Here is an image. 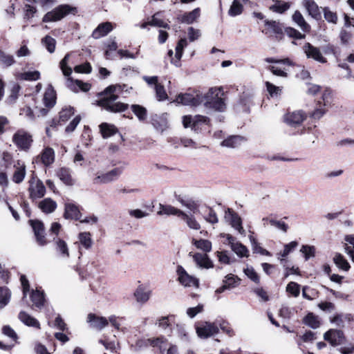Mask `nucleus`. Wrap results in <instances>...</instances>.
<instances>
[{"label": "nucleus", "instance_id": "22", "mask_svg": "<svg viewBox=\"0 0 354 354\" xmlns=\"http://www.w3.org/2000/svg\"><path fill=\"white\" fill-rule=\"evenodd\" d=\"M87 322L90 324L91 327L97 330H102L109 323L105 317H99L92 313L88 314Z\"/></svg>", "mask_w": 354, "mask_h": 354}, {"label": "nucleus", "instance_id": "37", "mask_svg": "<svg viewBox=\"0 0 354 354\" xmlns=\"http://www.w3.org/2000/svg\"><path fill=\"white\" fill-rule=\"evenodd\" d=\"M181 218L186 222L187 225L189 228L196 230H198L201 228V225L196 220L195 217L193 215H188L185 212H183Z\"/></svg>", "mask_w": 354, "mask_h": 354}, {"label": "nucleus", "instance_id": "12", "mask_svg": "<svg viewBox=\"0 0 354 354\" xmlns=\"http://www.w3.org/2000/svg\"><path fill=\"white\" fill-rule=\"evenodd\" d=\"M324 338L333 346L343 344L345 339L343 331L337 329H330L324 333Z\"/></svg>", "mask_w": 354, "mask_h": 354}, {"label": "nucleus", "instance_id": "19", "mask_svg": "<svg viewBox=\"0 0 354 354\" xmlns=\"http://www.w3.org/2000/svg\"><path fill=\"white\" fill-rule=\"evenodd\" d=\"M189 256L192 257L194 262L198 266L203 268H210L213 267V263L211 260L208 258L206 254L192 252L189 253Z\"/></svg>", "mask_w": 354, "mask_h": 354}, {"label": "nucleus", "instance_id": "26", "mask_svg": "<svg viewBox=\"0 0 354 354\" xmlns=\"http://www.w3.org/2000/svg\"><path fill=\"white\" fill-rule=\"evenodd\" d=\"M18 318L23 324L28 326L40 328V324L37 319L25 311H21L18 315Z\"/></svg>", "mask_w": 354, "mask_h": 354}, {"label": "nucleus", "instance_id": "16", "mask_svg": "<svg viewBox=\"0 0 354 354\" xmlns=\"http://www.w3.org/2000/svg\"><path fill=\"white\" fill-rule=\"evenodd\" d=\"M208 118L205 116L197 115L194 117L191 115H185L183 118V124L185 128H192L196 130V127L200 123H205Z\"/></svg>", "mask_w": 354, "mask_h": 354}, {"label": "nucleus", "instance_id": "23", "mask_svg": "<svg viewBox=\"0 0 354 354\" xmlns=\"http://www.w3.org/2000/svg\"><path fill=\"white\" fill-rule=\"evenodd\" d=\"M64 217L66 219L80 220L81 213L79 207L73 203H66Z\"/></svg>", "mask_w": 354, "mask_h": 354}, {"label": "nucleus", "instance_id": "17", "mask_svg": "<svg viewBox=\"0 0 354 354\" xmlns=\"http://www.w3.org/2000/svg\"><path fill=\"white\" fill-rule=\"evenodd\" d=\"M306 118V115L301 111H296L285 115V122L290 126H297Z\"/></svg>", "mask_w": 354, "mask_h": 354}, {"label": "nucleus", "instance_id": "62", "mask_svg": "<svg viewBox=\"0 0 354 354\" xmlns=\"http://www.w3.org/2000/svg\"><path fill=\"white\" fill-rule=\"evenodd\" d=\"M298 245L297 241H291L290 243L284 245L283 250L279 254L282 257H286L289 253Z\"/></svg>", "mask_w": 354, "mask_h": 354}, {"label": "nucleus", "instance_id": "13", "mask_svg": "<svg viewBox=\"0 0 354 354\" xmlns=\"http://www.w3.org/2000/svg\"><path fill=\"white\" fill-rule=\"evenodd\" d=\"M14 171L12 180L17 184H20L24 180L26 175V166L25 163L21 160H17L13 165Z\"/></svg>", "mask_w": 354, "mask_h": 354}, {"label": "nucleus", "instance_id": "48", "mask_svg": "<svg viewBox=\"0 0 354 354\" xmlns=\"http://www.w3.org/2000/svg\"><path fill=\"white\" fill-rule=\"evenodd\" d=\"M239 257H248L249 251L247 248L239 242L233 244L231 248Z\"/></svg>", "mask_w": 354, "mask_h": 354}, {"label": "nucleus", "instance_id": "57", "mask_svg": "<svg viewBox=\"0 0 354 354\" xmlns=\"http://www.w3.org/2000/svg\"><path fill=\"white\" fill-rule=\"evenodd\" d=\"M286 291L297 297L300 293V286L295 282H290L286 286Z\"/></svg>", "mask_w": 354, "mask_h": 354}, {"label": "nucleus", "instance_id": "1", "mask_svg": "<svg viewBox=\"0 0 354 354\" xmlns=\"http://www.w3.org/2000/svg\"><path fill=\"white\" fill-rule=\"evenodd\" d=\"M125 84L111 85L105 88L100 95L102 97L98 100V105L103 107L108 111L118 113L123 112L128 109L129 105L118 102V94L126 88Z\"/></svg>", "mask_w": 354, "mask_h": 354}, {"label": "nucleus", "instance_id": "36", "mask_svg": "<svg viewBox=\"0 0 354 354\" xmlns=\"http://www.w3.org/2000/svg\"><path fill=\"white\" fill-rule=\"evenodd\" d=\"M55 244L56 250L62 255V257L64 258H68L69 251L67 243L64 241L60 239H57L55 240Z\"/></svg>", "mask_w": 354, "mask_h": 354}, {"label": "nucleus", "instance_id": "64", "mask_svg": "<svg viewBox=\"0 0 354 354\" xmlns=\"http://www.w3.org/2000/svg\"><path fill=\"white\" fill-rule=\"evenodd\" d=\"M91 66L88 62L77 65L74 68L75 72L79 73H90L91 72Z\"/></svg>", "mask_w": 354, "mask_h": 354}, {"label": "nucleus", "instance_id": "59", "mask_svg": "<svg viewBox=\"0 0 354 354\" xmlns=\"http://www.w3.org/2000/svg\"><path fill=\"white\" fill-rule=\"evenodd\" d=\"M74 114L73 107H66L63 109L59 113V119L61 121L68 120Z\"/></svg>", "mask_w": 354, "mask_h": 354}, {"label": "nucleus", "instance_id": "55", "mask_svg": "<svg viewBox=\"0 0 354 354\" xmlns=\"http://www.w3.org/2000/svg\"><path fill=\"white\" fill-rule=\"evenodd\" d=\"M324 15L325 19L332 24H337V14L333 11H331L328 8H324L323 9Z\"/></svg>", "mask_w": 354, "mask_h": 354}, {"label": "nucleus", "instance_id": "41", "mask_svg": "<svg viewBox=\"0 0 354 354\" xmlns=\"http://www.w3.org/2000/svg\"><path fill=\"white\" fill-rule=\"evenodd\" d=\"M249 239H250V241L251 243V245H252V250L254 251V252H256V253H259L262 255H266V256H270L271 254L269 251L266 250V249L261 248L259 244L258 243L257 241L256 240V239L252 236V235H250L249 236Z\"/></svg>", "mask_w": 354, "mask_h": 354}, {"label": "nucleus", "instance_id": "60", "mask_svg": "<svg viewBox=\"0 0 354 354\" xmlns=\"http://www.w3.org/2000/svg\"><path fill=\"white\" fill-rule=\"evenodd\" d=\"M149 24L158 27L169 28L168 24L159 18V13H156L153 16L152 19L149 22Z\"/></svg>", "mask_w": 354, "mask_h": 354}, {"label": "nucleus", "instance_id": "61", "mask_svg": "<svg viewBox=\"0 0 354 354\" xmlns=\"http://www.w3.org/2000/svg\"><path fill=\"white\" fill-rule=\"evenodd\" d=\"M245 275L256 283H259V277L253 268H247L244 270Z\"/></svg>", "mask_w": 354, "mask_h": 354}, {"label": "nucleus", "instance_id": "2", "mask_svg": "<svg viewBox=\"0 0 354 354\" xmlns=\"http://www.w3.org/2000/svg\"><path fill=\"white\" fill-rule=\"evenodd\" d=\"M220 93V88H211L205 95H203V102L202 104L207 109L223 111L225 108V104L224 100L219 96Z\"/></svg>", "mask_w": 354, "mask_h": 354}, {"label": "nucleus", "instance_id": "25", "mask_svg": "<svg viewBox=\"0 0 354 354\" xmlns=\"http://www.w3.org/2000/svg\"><path fill=\"white\" fill-rule=\"evenodd\" d=\"M112 30L113 26L111 22L107 21L102 23L93 30L92 37L94 39H99L102 37L106 36Z\"/></svg>", "mask_w": 354, "mask_h": 354}, {"label": "nucleus", "instance_id": "35", "mask_svg": "<svg viewBox=\"0 0 354 354\" xmlns=\"http://www.w3.org/2000/svg\"><path fill=\"white\" fill-rule=\"evenodd\" d=\"M303 322L312 328H317L320 326L319 317L313 313H309L303 319Z\"/></svg>", "mask_w": 354, "mask_h": 354}, {"label": "nucleus", "instance_id": "44", "mask_svg": "<svg viewBox=\"0 0 354 354\" xmlns=\"http://www.w3.org/2000/svg\"><path fill=\"white\" fill-rule=\"evenodd\" d=\"M242 140H243V138L240 136H230L228 138L224 140L221 142V145L224 146V147L234 148V147H238L241 144Z\"/></svg>", "mask_w": 354, "mask_h": 354}, {"label": "nucleus", "instance_id": "58", "mask_svg": "<svg viewBox=\"0 0 354 354\" xmlns=\"http://www.w3.org/2000/svg\"><path fill=\"white\" fill-rule=\"evenodd\" d=\"M156 95L158 101H163L167 99L168 96L164 86L161 84H156L155 86Z\"/></svg>", "mask_w": 354, "mask_h": 354}, {"label": "nucleus", "instance_id": "47", "mask_svg": "<svg viewBox=\"0 0 354 354\" xmlns=\"http://www.w3.org/2000/svg\"><path fill=\"white\" fill-rule=\"evenodd\" d=\"M44 102L47 107H52L55 104V95L52 88L46 91L44 96Z\"/></svg>", "mask_w": 354, "mask_h": 354}, {"label": "nucleus", "instance_id": "7", "mask_svg": "<svg viewBox=\"0 0 354 354\" xmlns=\"http://www.w3.org/2000/svg\"><path fill=\"white\" fill-rule=\"evenodd\" d=\"M12 141L19 148L28 150L32 142V139L28 133L19 130L14 134Z\"/></svg>", "mask_w": 354, "mask_h": 354}, {"label": "nucleus", "instance_id": "33", "mask_svg": "<svg viewBox=\"0 0 354 354\" xmlns=\"http://www.w3.org/2000/svg\"><path fill=\"white\" fill-rule=\"evenodd\" d=\"M57 176L66 185H73L75 183L68 169L62 167L57 171Z\"/></svg>", "mask_w": 354, "mask_h": 354}, {"label": "nucleus", "instance_id": "6", "mask_svg": "<svg viewBox=\"0 0 354 354\" xmlns=\"http://www.w3.org/2000/svg\"><path fill=\"white\" fill-rule=\"evenodd\" d=\"M175 102L185 106H196L203 102V95L197 93L194 95L191 93H180L178 95Z\"/></svg>", "mask_w": 354, "mask_h": 354}, {"label": "nucleus", "instance_id": "51", "mask_svg": "<svg viewBox=\"0 0 354 354\" xmlns=\"http://www.w3.org/2000/svg\"><path fill=\"white\" fill-rule=\"evenodd\" d=\"M243 11V6L240 3L239 0H234L232 6L228 11V14L230 16L234 17L241 15Z\"/></svg>", "mask_w": 354, "mask_h": 354}, {"label": "nucleus", "instance_id": "46", "mask_svg": "<svg viewBox=\"0 0 354 354\" xmlns=\"http://www.w3.org/2000/svg\"><path fill=\"white\" fill-rule=\"evenodd\" d=\"M11 293L8 288H0V308L6 306L10 299Z\"/></svg>", "mask_w": 354, "mask_h": 354}, {"label": "nucleus", "instance_id": "34", "mask_svg": "<svg viewBox=\"0 0 354 354\" xmlns=\"http://www.w3.org/2000/svg\"><path fill=\"white\" fill-rule=\"evenodd\" d=\"M30 297L33 303V306L38 308L43 307L45 302L44 293L43 292L38 290H32Z\"/></svg>", "mask_w": 354, "mask_h": 354}, {"label": "nucleus", "instance_id": "54", "mask_svg": "<svg viewBox=\"0 0 354 354\" xmlns=\"http://www.w3.org/2000/svg\"><path fill=\"white\" fill-rule=\"evenodd\" d=\"M203 218L207 222L212 225L216 224L218 222V216L215 211L212 208L207 209V214L203 216Z\"/></svg>", "mask_w": 354, "mask_h": 354}, {"label": "nucleus", "instance_id": "28", "mask_svg": "<svg viewBox=\"0 0 354 354\" xmlns=\"http://www.w3.org/2000/svg\"><path fill=\"white\" fill-rule=\"evenodd\" d=\"M292 20L304 32H309L310 31V26L306 21L299 11L297 10L292 15Z\"/></svg>", "mask_w": 354, "mask_h": 354}, {"label": "nucleus", "instance_id": "15", "mask_svg": "<svg viewBox=\"0 0 354 354\" xmlns=\"http://www.w3.org/2000/svg\"><path fill=\"white\" fill-rule=\"evenodd\" d=\"M30 225L32 227L37 242L40 245H44L46 244V238L44 236V226L43 223L39 221H30Z\"/></svg>", "mask_w": 354, "mask_h": 354}, {"label": "nucleus", "instance_id": "9", "mask_svg": "<svg viewBox=\"0 0 354 354\" xmlns=\"http://www.w3.org/2000/svg\"><path fill=\"white\" fill-rule=\"evenodd\" d=\"M178 281L185 287L198 286V280L194 277L189 274L181 266H178L176 269Z\"/></svg>", "mask_w": 354, "mask_h": 354}, {"label": "nucleus", "instance_id": "52", "mask_svg": "<svg viewBox=\"0 0 354 354\" xmlns=\"http://www.w3.org/2000/svg\"><path fill=\"white\" fill-rule=\"evenodd\" d=\"M290 6L289 3L277 1L276 3L270 7V9L278 13H283L290 8Z\"/></svg>", "mask_w": 354, "mask_h": 354}, {"label": "nucleus", "instance_id": "14", "mask_svg": "<svg viewBox=\"0 0 354 354\" xmlns=\"http://www.w3.org/2000/svg\"><path fill=\"white\" fill-rule=\"evenodd\" d=\"M187 40L185 38L180 39L176 46V53L174 57H173L174 52L172 50L168 51V56L171 58V62L176 66H178L180 60L183 55L184 48L187 46Z\"/></svg>", "mask_w": 354, "mask_h": 354}, {"label": "nucleus", "instance_id": "21", "mask_svg": "<svg viewBox=\"0 0 354 354\" xmlns=\"http://www.w3.org/2000/svg\"><path fill=\"white\" fill-rule=\"evenodd\" d=\"M240 279L232 274H227L223 281V286L216 289V293H222L227 289H231L239 285Z\"/></svg>", "mask_w": 354, "mask_h": 354}, {"label": "nucleus", "instance_id": "24", "mask_svg": "<svg viewBox=\"0 0 354 354\" xmlns=\"http://www.w3.org/2000/svg\"><path fill=\"white\" fill-rule=\"evenodd\" d=\"M302 3L308 15L313 18L319 19L320 17V8L314 0H304Z\"/></svg>", "mask_w": 354, "mask_h": 354}, {"label": "nucleus", "instance_id": "53", "mask_svg": "<svg viewBox=\"0 0 354 354\" xmlns=\"http://www.w3.org/2000/svg\"><path fill=\"white\" fill-rule=\"evenodd\" d=\"M265 24L268 26L269 32L279 34L282 32L279 23L276 21L266 20Z\"/></svg>", "mask_w": 354, "mask_h": 354}, {"label": "nucleus", "instance_id": "10", "mask_svg": "<svg viewBox=\"0 0 354 354\" xmlns=\"http://www.w3.org/2000/svg\"><path fill=\"white\" fill-rule=\"evenodd\" d=\"M196 333L201 338H207L218 333V328L215 323L203 322L196 328Z\"/></svg>", "mask_w": 354, "mask_h": 354}, {"label": "nucleus", "instance_id": "27", "mask_svg": "<svg viewBox=\"0 0 354 354\" xmlns=\"http://www.w3.org/2000/svg\"><path fill=\"white\" fill-rule=\"evenodd\" d=\"M353 320V317L351 313L336 314L330 318L331 323L335 324L338 327H344L345 322H351Z\"/></svg>", "mask_w": 354, "mask_h": 354}, {"label": "nucleus", "instance_id": "31", "mask_svg": "<svg viewBox=\"0 0 354 354\" xmlns=\"http://www.w3.org/2000/svg\"><path fill=\"white\" fill-rule=\"evenodd\" d=\"M99 127L102 136L104 139L108 138L118 132L115 126L106 122L102 123Z\"/></svg>", "mask_w": 354, "mask_h": 354}, {"label": "nucleus", "instance_id": "50", "mask_svg": "<svg viewBox=\"0 0 354 354\" xmlns=\"http://www.w3.org/2000/svg\"><path fill=\"white\" fill-rule=\"evenodd\" d=\"M79 240L80 243L86 248L89 249L91 248L93 241L89 232H81L79 234Z\"/></svg>", "mask_w": 354, "mask_h": 354}, {"label": "nucleus", "instance_id": "42", "mask_svg": "<svg viewBox=\"0 0 354 354\" xmlns=\"http://www.w3.org/2000/svg\"><path fill=\"white\" fill-rule=\"evenodd\" d=\"M131 108L139 120L143 121L147 118V111L144 106L139 104H133Z\"/></svg>", "mask_w": 354, "mask_h": 354}, {"label": "nucleus", "instance_id": "30", "mask_svg": "<svg viewBox=\"0 0 354 354\" xmlns=\"http://www.w3.org/2000/svg\"><path fill=\"white\" fill-rule=\"evenodd\" d=\"M38 206L43 212L50 214L53 212L57 208V203L51 198H46L40 201Z\"/></svg>", "mask_w": 354, "mask_h": 354}, {"label": "nucleus", "instance_id": "11", "mask_svg": "<svg viewBox=\"0 0 354 354\" xmlns=\"http://www.w3.org/2000/svg\"><path fill=\"white\" fill-rule=\"evenodd\" d=\"M225 219L230 223L231 226L236 230L240 234H243L245 230L242 227L241 217L233 210L228 208L225 212Z\"/></svg>", "mask_w": 354, "mask_h": 354}, {"label": "nucleus", "instance_id": "56", "mask_svg": "<svg viewBox=\"0 0 354 354\" xmlns=\"http://www.w3.org/2000/svg\"><path fill=\"white\" fill-rule=\"evenodd\" d=\"M0 63L5 66H10L15 63L13 56L7 55L3 51L0 50Z\"/></svg>", "mask_w": 354, "mask_h": 354}, {"label": "nucleus", "instance_id": "29", "mask_svg": "<svg viewBox=\"0 0 354 354\" xmlns=\"http://www.w3.org/2000/svg\"><path fill=\"white\" fill-rule=\"evenodd\" d=\"M200 8H197L189 12H186L180 15L178 17V19L181 23L190 24L194 22L200 17Z\"/></svg>", "mask_w": 354, "mask_h": 354}, {"label": "nucleus", "instance_id": "49", "mask_svg": "<svg viewBox=\"0 0 354 354\" xmlns=\"http://www.w3.org/2000/svg\"><path fill=\"white\" fill-rule=\"evenodd\" d=\"M41 43L50 53L55 52L56 41L54 38L49 35H46L41 39Z\"/></svg>", "mask_w": 354, "mask_h": 354}, {"label": "nucleus", "instance_id": "39", "mask_svg": "<svg viewBox=\"0 0 354 354\" xmlns=\"http://www.w3.org/2000/svg\"><path fill=\"white\" fill-rule=\"evenodd\" d=\"M192 243L198 248L205 252H209L212 250V243L205 239L192 240Z\"/></svg>", "mask_w": 354, "mask_h": 354}, {"label": "nucleus", "instance_id": "43", "mask_svg": "<svg viewBox=\"0 0 354 354\" xmlns=\"http://www.w3.org/2000/svg\"><path fill=\"white\" fill-rule=\"evenodd\" d=\"M151 295V291H145L142 288H138L134 295L138 302L145 303L149 300Z\"/></svg>", "mask_w": 354, "mask_h": 354}, {"label": "nucleus", "instance_id": "40", "mask_svg": "<svg viewBox=\"0 0 354 354\" xmlns=\"http://www.w3.org/2000/svg\"><path fill=\"white\" fill-rule=\"evenodd\" d=\"M333 261L339 268L343 270L347 271L350 268L349 263L340 254H335V257H333Z\"/></svg>", "mask_w": 354, "mask_h": 354}, {"label": "nucleus", "instance_id": "8", "mask_svg": "<svg viewBox=\"0 0 354 354\" xmlns=\"http://www.w3.org/2000/svg\"><path fill=\"white\" fill-rule=\"evenodd\" d=\"M303 52L308 59H312L319 63H326V59L323 56L320 49L306 42L302 47Z\"/></svg>", "mask_w": 354, "mask_h": 354}, {"label": "nucleus", "instance_id": "32", "mask_svg": "<svg viewBox=\"0 0 354 354\" xmlns=\"http://www.w3.org/2000/svg\"><path fill=\"white\" fill-rule=\"evenodd\" d=\"M183 211L178 209L169 205H162L160 204L159 211L158 212V215H176L178 217H181Z\"/></svg>", "mask_w": 354, "mask_h": 354}, {"label": "nucleus", "instance_id": "38", "mask_svg": "<svg viewBox=\"0 0 354 354\" xmlns=\"http://www.w3.org/2000/svg\"><path fill=\"white\" fill-rule=\"evenodd\" d=\"M70 55L66 54L64 57L60 62V68L66 77H69L72 73V68L68 66V62L69 60ZM72 79L71 77L68 78V81H71Z\"/></svg>", "mask_w": 354, "mask_h": 354}, {"label": "nucleus", "instance_id": "63", "mask_svg": "<svg viewBox=\"0 0 354 354\" xmlns=\"http://www.w3.org/2000/svg\"><path fill=\"white\" fill-rule=\"evenodd\" d=\"M300 252L304 254L306 260L315 256V248L310 245H302Z\"/></svg>", "mask_w": 354, "mask_h": 354}, {"label": "nucleus", "instance_id": "5", "mask_svg": "<svg viewBox=\"0 0 354 354\" xmlns=\"http://www.w3.org/2000/svg\"><path fill=\"white\" fill-rule=\"evenodd\" d=\"M122 174L120 168H114L107 172H97L93 179L95 185H102L116 180Z\"/></svg>", "mask_w": 354, "mask_h": 354}, {"label": "nucleus", "instance_id": "18", "mask_svg": "<svg viewBox=\"0 0 354 354\" xmlns=\"http://www.w3.org/2000/svg\"><path fill=\"white\" fill-rule=\"evenodd\" d=\"M37 159H39L44 165L50 166L55 161L54 149L49 147H45L40 155L37 157Z\"/></svg>", "mask_w": 354, "mask_h": 354}, {"label": "nucleus", "instance_id": "4", "mask_svg": "<svg viewBox=\"0 0 354 354\" xmlns=\"http://www.w3.org/2000/svg\"><path fill=\"white\" fill-rule=\"evenodd\" d=\"M28 183V192L32 199L40 198L44 196L46 187L35 172H32L30 175Z\"/></svg>", "mask_w": 354, "mask_h": 354}, {"label": "nucleus", "instance_id": "20", "mask_svg": "<svg viewBox=\"0 0 354 354\" xmlns=\"http://www.w3.org/2000/svg\"><path fill=\"white\" fill-rule=\"evenodd\" d=\"M152 125L160 132H163L168 128V115L162 113L160 115H156L152 118Z\"/></svg>", "mask_w": 354, "mask_h": 354}, {"label": "nucleus", "instance_id": "45", "mask_svg": "<svg viewBox=\"0 0 354 354\" xmlns=\"http://www.w3.org/2000/svg\"><path fill=\"white\" fill-rule=\"evenodd\" d=\"M40 73L37 71H28L18 75V78L21 80L35 81L39 79Z\"/></svg>", "mask_w": 354, "mask_h": 354}, {"label": "nucleus", "instance_id": "3", "mask_svg": "<svg viewBox=\"0 0 354 354\" xmlns=\"http://www.w3.org/2000/svg\"><path fill=\"white\" fill-rule=\"evenodd\" d=\"M76 11V8L67 4L60 5L50 12H48L42 19V21L55 22L60 21L69 13Z\"/></svg>", "mask_w": 354, "mask_h": 354}]
</instances>
